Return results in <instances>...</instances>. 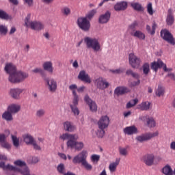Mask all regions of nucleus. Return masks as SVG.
<instances>
[{
    "label": "nucleus",
    "mask_w": 175,
    "mask_h": 175,
    "mask_svg": "<svg viewBox=\"0 0 175 175\" xmlns=\"http://www.w3.org/2000/svg\"><path fill=\"white\" fill-rule=\"evenodd\" d=\"M4 70L10 75L8 80L13 84L21 83V81H24V80L28 77L27 73L23 71H18L16 66L12 63L6 64Z\"/></svg>",
    "instance_id": "obj_1"
},
{
    "label": "nucleus",
    "mask_w": 175,
    "mask_h": 175,
    "mask_svg": "<svg viewBox=\"0 0 175 175\" xmlns=\"http://www.w3.org/2000/svg\"><path fill=\"white\" fill-rule=\"evenodd\" d=\"M59 139L62 140H68L66 142L67 148L75 150V151H81L84 148V142H77L79 135L77 134L64 133L60 135Z\"/></svg>",
    "instance_id": "obj_2"
},
{
    "label": "nucleus",
    "mask_w": 175,
    "mask_h": 175,
    "mask_svg": "<svg viewBox=\"0 0 175 175\" xmlns=\"http://www.w3.org/2000/svg\"><path fill=\"white\" fill-rule=\"evenodd\" d=\"M25 25L27 28H30L33 31H42L44 28V25L41 22L36 21H31V14H28L25 18Z\"/></svg>",
    "instance_id": "obj_3"
},
{
    "label": "nucleus",
    "mask_w": 175,
    "mask_h": 175,
    "mask_svg": "<svg viewBox=\"0 0 175 175\" xmlns=\"http://www.w3.org/2000/svg\"><path fill=\"white\" fill-rule=\"evenodd\" d=\"M84 42L86 44L88 49H92V50L96 52L100 51V44L98 39L85 37L84 38Z\"/></svg>",
    "instance_id": "obj_4"
},
{
    "label": "nucleus",
    "mask_w": 175,
    "mask_h": 175,
    "mask_svg": "<svg viewBox=\"0 0 175 175\" xmlns=\"http://www.w3.org/2000/svg\"><path fill=\"white\" fill-rule=\"evenodd\" d=\"M14 165H16V166H19L20 168L14 167V168L16 170H12L13 172H18L23 175H31L29 173V169H28V167H27V163L25 161L17 160L14 161Z\"/></svg>",
    "instance_id": "obj_5"
},
{
    "label": "nucleus",
    "mask_w": 175,
    "mask_h": 175,
    "mask_svg": "<svg viewBox=\"0 0 175 175\" xmlns=\"http://www.w3.org/2000/svg\"><path fill=\"white\" fill-rule=\"evenodd\" d=\"M77 25L80 29H82L85 32H88L91 28V23L85 17H79L77 19Z\"/></svg>",
    "instance_id": "obj_6"
},
{
    "label": "nucleus",
    "mask_w": 175,
    "mask_h": 175,
    "mask_svg": "<svg viewBox=\"0 0 175 175\" xmlns=\"http://www.w3.org/2000/svg\"><path fill=\"white\" fill-rule=\"evenodd\" d=\"M23 139L26 144H31L34 150H36L37 151H40V150H42V148L40 146H39V144H38L32 135L29 134H25L23 135Z\"/></svg>",
    "instance_id": "obj_7"
},
{
    "label": "nucleus",
    "mask_w": 175,
    "mask_h": 175,
    "mask_svg": "<svg viewBox=\"0 0 175 175\" xmlns=\"http://www.w3.org/2000/svg\"><path fill=\"white\" fill-rule=\"evenodd\" d=\"M129 61L131 67L134 69H139L142 64V59L136 56L134 53H130L129 55Z\"/></svg>",
    "instance_id": "obj_8"
},
{
    "label": "nucleus",
    "mask_w": 175,
    "mask_h": 175,
    "mask_svg": "<svg viewBox=\"0 0 175 175\" xmlns=\"http://www.w3.org/2000/svg\"><path fill=\"white\" fill-rule=\"evenodd\" d=\"M158 135H159V133H158V131H156L154 133H147L137 136L135 137V140H137V142H139V143H143V142H147L148 140H151L152 137H157Z\"/></svg>",
    "instance_id": "obj_9"
},
{
    "label": "nucleus",
    "mask_w": 175,
    "mask_h": 175,
    "mask_svg": "<svg viewBox=\"0 0 175 175\" xmlns=\"http://www.w3.org/2000/svg\"><path fill=\"white\" fill-rule=\"evenodd\" d=\"M161 36L163 40L167 42L170 44H175L174 37H173V34L169 31V30L164 29L161 31Z\"/></svg>",
    "instance_id": "obj_10"
},
{
    "label": "nucleus",
    "mask_w": 175,
    "mask_h": 175,
    "mask_svg": "<svg viewBox=\"0 0 175 175\" xmlns=\"http://www.w3.org/2000/svg\"><path fill=\"white\" fill-rule=\"evenodd\" d=\"M88 157V152H87V150H82L77 155L74 157L72 159V163H74L75 165H77V163H81L82 165L87 159Z\"/></svg>",
    "instance_id": "obj_11"
},
{
    "label": "nucleus",
    "mask_w": 175,
    "mask_h": 175,
    "mask_svg": "<svg viewBox=\"0 0 175 175\" xmlns=\"http://www.w3.org/2000/svg\"><path fill=\"white\" fill-rule=\"evenodd\" d=\"M163 68L164 72H170L172 70V68H167L166 67V64H163V62L161 60L159 59L157 62H154L151 64L150 68L154 70V72H158V69L159 68Z\"/></svg>",
    "instance_id": "obj_12"
},
{
    "label": "nucleus",
    "mask_w": 175,
    "mask_h": 175,
    "mask_svg": "<svg viewBox=\"0 0 175 175\" xmlns=\"http://www.w3.org/2000/svg\"><path fill=\"white\" fill-rule=\"evenodd\" d=\"M110 124V118L107 116H101L97 122L98 129H106Z\"/></svg>",
    "instance_id": "obj_13"
},
{
    "label": "nucleus",
    "mask_w": 175,
    "mask_h": 175,
    "mask_svg": "<svg viewBox=\"0 0 175 175\" xmlns=\"http://www.w3.org/2000/svg\"><path fill=\"white\" fill-rule=\"evenodd\" d=\"M84 100L89 106L90 111H92V113H96V111H98V105H96V103L92 100L89 95L86 94L85 96Z\"/></svg>",
    "instance_id": "obj_14"
},
{
    "label": "nucleus",
    "mask_w": 175,
    "mask_h": 175,
    "mask_svg": "<svg viewBox=\"0 0 175 175\" xmlns=\"http://www.w3.org/2000/svg\"><path fill=\"white\" fill-rule=\"evenodd\" d=\"M79 80H81V81H83V83H86L87 84H91V77H90V75L85 72V70H83L79 72V74L78 75Z\"/></svg>",
    "instance_id": "obj_15"
},
{
    "label": "nucleus",
    "mask_w": 175,
    "mask_h": 175,
    "mask_svg": "<svg viewBox=\"0 0 175 175\" xmlns=\"http://www.w3.org/2000/svg\"><path fill=\"white\" fill-rule=\"evenodd\" d=\"M45 81L48 85V89L50 91V92H55L57 91V88L58 85H57V81L54 79H45Z\"/></svg>",
    "instance_id": "obj_16"
},
{
    "label": "nucleus",
    "mask_w": 175,
    "mask_h": 175,
    "mask_svg": "<svg viewBox=\"0 0 175 175\" xmlns=\"http://www.w3.org/2000/svg\"><path fill=\"white\" fill-rule=\"evenodd\" d=\"M113 9L116 12H124V10L128 9V2L124 1H119L114 5Z\"/></svg>",
    "instance_id": "obj_17"
},
{
    "label": "nucleus",
    "mask_w": 175,
    "mask_h": 175,
    "mask_svg": "<svg viewBox=\"0 0 175 175\" xmlns=\"http://www.w3.org/2000/svg\"><path fill=\"white\" fill-rule=\"evenodd\" d=\"M96 84L99 90H105L109 87V82H107L105 79L102 77H99L96 79Z\"/></svg>",
    "instance_id": "obj_18"
},
{
    "label": "nucleus",
    "mask_w": 175,
    "mask_h": 175,
    "mask_svg": "<svg viewBox=\"0 0 175 175\" xmlns=\"http://www.w3.org/2000/svg\"><path fill=\"white\" fill-rule=\"evenodd\" d=\"M111 16V13H110V11H107L104 14L100 16L98 19L100 24H106L107 23H109Z\"/></svg>",
    "instance_id": "obj_19"
},
{
    "label": "nucleus",
    "mask_w": 175,
    "mask_h": 175,
    "mask_svg": "<svg viewBox=\"0 0 175 175\" xmlns=\"http://www.w3.org/2000/svg\"><path fill=\"white\" fill-rule=\"evenodd\" d=\"M154 154H146L143 157V161L146 166H152L154 165Z\"/></svg>",
    "instance_id": "obj_20"
},
{
    "label": "nucleus",
    "mask_w": 175,
    "mask_h": 175,
    "mask_svg": "<svg viewBox=\"0 0 175 175\" xmlns=\"http://www.w3.org/2000/svg\"><path fill=\"white\" fill-rule=\"evenodd\" d=\"M63 128L66 132H75L76 131V126L69 121H66L63 123Z\"/></svg>",
    "instance_id": "obj_21"
},
{
    "label": "nucleus",
    "mask_w": 175,
    "mask_h": 175,
    "mask_svg": "<svg viewBox=\"0 0 175 175\" xmlns=\"http://www.w3.org/2000/svg\"><path fill=\"white\" fill-rule=\"evenodd\" d=\"M131 90L126 87L124 86H119L117 87L115 89L114 93L116 95H118V96H120V95H124V94H128Z\"/></svg>",
    "instance_id": "obj_22"
},
{
    "label": "nucleus",
    "mask_w": 175,
    "mask_h": 175,
    "mask_svg": "<svg viewBox=\"0 0 175 175\" xmlns=\"http://www.w3.org/2000/svg\"><path fill=\"white\" fill-rule=\"evenodd\" d=\"M123 132L125 135H135L137 133V128L135 126H127L124 129Z\"/></svg>",
    "instance_id": "obj_23"
},
{
    "label": "nucleus",
    "mask_w": 175,
    "mask_h": 175,
    "mask_svg": "<svg viewBox=\"0 0 175 175\" xmlns=\"http://www.w3.org/2000/svg\"><path fill=\"white\" fill-rule=\"evenodd\" d=\"M166 23L167 25H173V24L174 23V16H173V11L170 8L167 11Z\"/></svg>",
    "instance_id": "obj_24"
},
{
    "label": "nucleus",
    "mask_w": 175,
    "mask_h": 175,
    "mask_svg": "<svg viewBox=\"0 0 175 175\" xmlns=\"http://www.w3.org/2000/svg\"><path fill=\"white\" fill-rule=\"evenodd\" d=\"M42 68L44 70L49 72V73H53V72H54V67H53V62H44Z\"/></svg>",
    "instance_id": "obj_25"
},
{
    "label": "nucleus",
    "mask_w": 175,
    "mask_h": 175,
    "mask_svg": "<svg viewBox=\"0 0 175 175\" xmlns=\"http://www.w3.org/2000/svg\"><path fill=\"white\" fill-rule=\"evenodd\" d=\"M21 109V106L16 104H12L8 107V111L12 114L18 113Z\"/></svg>",
    "instance_id": "obj_26"
},
{
    "label": "nucleus",
    "mask_w": 175,
    "mask_h": 175,
    "mask_svg": "<svg viewBox=\"0 0 175 175\" xmlns=\"http://www.w3.org/2000/svg\"><path fill=\"white\" fill-rule=\"evenodd\" d=\"M131 36H134V38H137L139 40H144L146 39V34L139 30H136L134 33H131Z\"/></svg>",
    "instance_id": "obj_27"
},
{
    "label": "nucleus",
    "mask_w": 175,
    "mask_h": 175,
    "mask_svg": "<svg viewBox=\"0 0 175 175\" xmlns=\"http://www.w3.org/2000/svg\"><path fill=\"white\" fill-rule=\"evenodd\" d=\"M23 93V89H12L10 90V95L14 98V99H18L20 98V94Z\"/></svg>",
    "instance_id": "obj_28"
},
{
    "label": "nucleus",
    "mask_w": 175,
    "mask_h": 175,
    "mask_svg": "<svg viewBox=\"0 0 175 175\" xmlns=\"http://www.w3.org/2000/svg\"><path fill=\"white\" fill-rule=\"evenodd\" d=\"M151 106V103L148 101L142 102L141 104L138 105V109L142 110V111H147V110H150V107Z\"/></svg>",
    "instance_id": "obj_29"
},
{
    "label": "nucleus",
    "mask_w": 175,
    "mask_h": 175,
    "mask_svg": "<svg viewBox=\"0 0 175 175\" xmlns=\"http://www.w3.org/2000/svg\"><path fill=\"white\" fill-rule=\"evenodd\" d=\"M120 165V159H116V161L109 164V170L111 173L117 170V166Z\"/></svg>",
    "instance_id": "obj_30"
},
{
    "label": "nucleus",
    "mask_w": 175,
    "mask_h": 175,
    "mask_svg": "<svg viewBox=\"0 0 175 175\" xmlns=\"http://www.w3.org/2000/svg\"><path fill=\"white\" fill-rule=\"evenodd\" d=\"M131 6L137 12H144V8L139 3H131Z\"/></svg>",
    "instance_id": "obj_31"
},
{
    "label": "nucleus",
    "mask_w": 175,
    "mask_h": 175,
    "mask_svg": "<svg viewBox=\"0 0 175 175\" xmlns=\"http://www.w3.org/2000/svg\"><path fill=\"white\" fill-rule=\"evenodd\" d=\"M0 168L3 170H16L17 168H15L14 166L10 165V164L5 165V162H0Z\"/></svg>",
    "instance_id": "obj_32"
},
{
    "label": "nucleus",
    "mask_w": 175,
    "mask_h": 175,
    "mask_svg": "<svg viewBox=\"0 0 175 175\" xmlns=\"http://www.w3.org/2000/svg\"><path fill=\"white\" fill-rule=\"evenodd\" d=\"M162 170L163 174L165 175H173V170L169 165H166L164 167H163Z\"/></svg>",
    "instance_id": "obj_33"
},
{
    "label": "nucleus",
    "mask_w": 175,
    "mask_h": 175,
    "mask_svg": "<svg viewBox=\"0 0 175 175\" xmlns=\"http://www.w3.org/2000/svg\"><path fill=\"white\" fill-rule=\"evenodd\" d=\"M157 29V23H154L152 25V29L151 27L148 25H146V31L148 32V33H150V35H154L155 34V30Z\"/></svg>",
    "instance_id": "obj_34"
},
{
    "label": "nucleus",
    "mask_w": 175,
    "mask_h": 175,
    "mask_svg": "<svg viewBox=\"0 0 175 175\" xmlns=\"http://www.w3.org/2000/svg\"><path fill=\"white\" fill-rule=\"evenodd\" d=\"M2 118L5 120V121H13V116H12V113L8 110L3 113Z\"/></svg>",
    "instance_id": "obj_35"
},
{
    "label": "nucleus",
    "mask_w": 175,
    "mask_h": 175,
    "mask_svg": "<svg viewBox=\"0 0 175 175\" xmlns=\"http://www.w3.org/2000/svg\"><path fill=\"white\" fill-rule=\"evenodd\" d=\"M57 170L59 174L65 175L66 173V169L65 168V165L64 163H60L57 167Z\"/></svg>",
    "instance_id": "obj_36"
},
{
    "label": "nucleus",
    "mask_w": 175,
    "mask_h": 175,
    "mask_svg": "<svg viewBox=\"0 0 175 175\" xmlns=\"http://www.w3.org/2000/svg\"><path fill=\"white\" fill-rule=\"evenodd\" d=\"M61 12L63 16H68L70 15V13H72V10H70V8L68 6H64L61 9Z\"/></svg>",
    "instance_id": "obj_37"
},
{
    "label": "nucleus",
    "mask_w": 175,
    "mask_h": 175,
    "mask_svg": "<svg viewBox=\"0 0 175 175\" xmlns=\"http://www.w3.org/2000/svg\"><path fill=\"white\" fill-rule=\"evenodd\" d=\"M146 124L148 128H154V126H156L157 125V123L155 122V120L154 119V118H148Z\"/></svg>",
    "instance_id": "obj_38"
},
{
    "label": "nucleus",
    "mask_w": 175,
    "mask_h": 175,
    "mask_svg": "<svg viewBox=\"0 0 175 175\" xmlns=\"http://www.w3.org/2000/svg\"><path fill=\"white\" fill-rule=\"evenodd\" d=\"M165 94V88L162 87V85H159L158 88L156 90V95L157 96H163Z\"/></svg>",
    "instance_id": "obj_39"
},
{
    "label": "nucleus",
    "mask_w": 175,
    "mask_h": 175,
    "mask_svg": "<svg viewBox=\"0 0 175 175\" xmlns=\"http://www.w3.org/2000/svg\"><path fill=\"white\" fill-rule=\"evenodd\" d=\"M11 138L14 147H18L20 146V139L17 138V136L13 135V134H12Z\"/></svg>",
    "instance_id": "obj_40"
},
{
    "label": "nucleus",
    "mask_w": 175,
    "mask_h": 175,
    "mask_svg": "<svg viewBox=\"0 0 175 175\" xmlns=\"http://www.w3.org/2000/svg\"><path fill=\"white\" fill-rule=\"evenodd\" d=\"M46 115V110L44 109H40L36 111V116L38 118H42V117H44Z\"/></svg>",
    "instance_id": "obj_41"
},
{
    "label": "nucleus",
    "mask_w": 175,
    "mask_h": 175,
    "mask_svg": "<svg viewBox=\"0 0 175 175\" xmlns=\"http://www.w3.org/2000/svg\"><path fill=\"white\" fill-rule=\"evenodd\" d=\"M0 18L1 20H9L10 16H9V14H8L6 12L3 11V10H0Z\"/></svg>",
    "instance_id": "obj_42"
},
{
    "label": "nucleus",
    "mask_w": 175,
    "mask_h": 175,
    "mask_svg": "<svg viewBox=\"0 0 175 175\" xmlns=\"http://www.w3.org/2000/svg\"><path fill=\"white\" fill-rule=\"evenodd\" d=\"M138 102H139V100L137 98L130 100L126 104V108L127 109H131V107H133V106H135V105H137Z\"/></svg>",
    "instance_id": "obj_43"
},
{
    "label": "nucleus",
    "mask_w": 175,
    "mask_h": 175,
    "mask_svg": "<svg viewBox=\"0 0 175 175\" xmlns=\"http://www.w3.org/2000/svg\"><path fill=\"white\" fill-rule=\"evenodd\" d=\"M96 14V10H92L88 13L85 18H86V20H88L90 21V20L92 19V17H94V16H95Z\"/></svg>",
    "instance_id": "obj_44"
},
{
    "label": "nucleus",
    "mask_w": 175,
    "mask_h": 175,
    "mask_svg": "<svg viewBox=\"0 0 175 175\" xmlns=\"http://www.w3.org/2000/svg\"><path fill=\"white\" fill-rule=\"evenodd\" d=\"M143 72L144 75H147L150 72V64L148 63H145L142 66Z\"/></svg>",
    "instance_id": "obj_45"
},
{
    "label": "nucleus",
    "mask_w": 175,
    "mask_h": 175,
    "mask_svg": "<svg viewBox=\"0 0 175 175\" xmlns=\"http://www.w3.org/2000/svg\"><path fill=\"white\" fill-rule=\"evenodd\" d=\"M70 107L75 116H79V114H80V111H79V108H77V106L70 105Z\"/></svg>",
    "instance_id": "obj_46"
},
{
    "label": "nucleus",
    "mask_w": 175,
    "mask_h": 175,
    "mask_svg": "<svg viewBox=\"0 0 175 175\" xmlns=\"http://www.w3.org/2000/svg\"><path fill=\"white\" fill-rule=\"evenodd\" d=\"M6 33H8V27L0 25V35L5 36Z\"/></svg>",
    "instance_id": "obj_47"
},
{
    "label": "nucleus",
    "mask_w": 175,
    "mask_h": 175,
    "mask_svg": "<svg viewBox=\"0 0 175 175\" xmlns=\"http://www.w3.org/2000/svg\"><path fill=\"white\" fill-rule=\"evenodd\" d=\"M81 165L86 170H92V165L87 161V159Z\"/></svg>",
    "instance_id": "obj_48"
},
{
    "label": "nucleus",
    "mask_w": 175,
    "mask_h": 175,
    "mask_svg": "<svg viewBox=\"0 0 175 175\" xmlns=\"http://www.w3.org/2000/svg\"><path fill=\"white\" fill-rule=\"evenodd\" d=\"M73 95V100H72V106H77V105H79V95H77V94H75L74 92Z\"/></svg>",
    "instance_id": "obj_49"
},
{
    "label": "nucleus",
    "mask_w": 175,
    "mask_h": 175,
    "mask_svg": "<svg viewBox=\"0 0 175 175\" xmlns=\"http://www.w3.org/2000/svg\"><path fill=\"white\" fill-rule=\"evenodd\" d=\"M90 159L92 162H96V163H98V162H99V159H100V156L98 154H92Z\"/></svg>",
    "instance_id": "obj_50"
},
{
    "label": "nucleus",
    "mask_w": 175,
    "mask_h": 175,
    "mask_svg": "<svg viewBox=\"0 0 175 175\" xmlns=\"http://www.w3.org/2000/svg\"><path fill=\"white\" fill-rule=\"evenodd\" d=\"M147 12L150 15L154 14V10H152V3H149L147 5Z\"/></svg>",
    "instance_id": "obj_51"
},
{
    "label": "nucleus",
    "mask_w": 175,
    "mask_h": 175,
    "mask_svg": "<svg viewBox=\"0 0 175 175\" xmlns=\"http://www.w3.org/2000/svg\"><path fill=\"white\" fill-rule=\"evenodd\" d=\"M119 152L120 155H123V157L128 155V150L125 148H119Z\"/></svg>",
    "instance_id": "obj_52"
},
{
    "label": "nucleus",
    "mask_w": 175,
    "mask_h": 175,
    "mask_svg": "<svg viewBox=\"0 0 175 175\" xmlns=\"http://www.w3.org/2000/svg\"><path fill=\"white\" fill-rule=\"evenodd\" d=\"M110 72L113 73V75H121V73H124V69L118 68L116 70H110Z\"/></svg>",
    "instance_id": "obj_53"
},
{
    "label": "nucleus",
    "mask_w": 175,
    "mask_h": 175,
    "mask_svg": "<svg viewBox=\"0 0 175 175\" xmlns=\"http://www.w3.org/2000/svg\"><path fill=\"white\" fill-rule=\"evenodd\" d=\"M105 129H100V130L97 131L96 135L100 139H102V137H103V136H105Z\"/></svg>",
    "instance_id": "obj_54"
},
{
    "label": "nucleus",
    "mask_w": 175,
    "mask_h": 175,
    "mask_svg": "<svg viewBox=\"0 0 175 175\" xmlns=\"http://www.w3.org/2000/svg\"><path fill=\"white\" fill-rule=\"evenodd\" d=\"M69 90H70V91H72V95H75V94H77L76 92V90H77V85L76 84H72L69 86Z\"/></svg>",
    "instance_id": "obj_55"
},
{
    "label": "nucleus",
    "mask_w": 175,
    "mask_h": 175,
    "mask_svg": "<svg viewBox=\"0 0 175 175\" xmlns=\"http://www.w3.org/2000/svg\"><path fill=\"white\" fill-rule=\"evenodd\" d=\"M137 25H138L137 22L134 21L133 23L131 24V25H129V29H131V31H135Z\"/></svg>",
    "instance_id": "obj_56"
},
{
    "label": "nucleus",
    "mask_w": 175,
    "mask_h": 175,
    "mask_svg": "<svg viewBox=\"0 0 175 175\" xmlns=\"http://www.w3.org/2000/svg\"><path fill=\"white\" fill-rule=\"evenodd\" d=\"M1 146L3 147V148H7V150H9V148H10V144H9V143L6 142L5 141H4V142H1Z\"/></svg>",
    "instance_id": "obj_57"
},
{
    "label": "nucleus",
    "mask_w": 175,
    "mask_h": 175,
    "mask_svg": "<svg viewBox=\"0 0 175 175\" xmlns=\"http://www.w3.org/2000/svg\"><path fill=\"white\" fill-rule=\"evenodd\" d=\"M33 73H40V75H43V70L40 68H34L33 70Z\"/></svg>",
    "instance_id": "obj_58"
},
{
    "label": "nucleus",
    "mask_w": 175,
    "mask_h": 175,
    "mask_svg": "<svg viewBox=\"0 0 175 175\" xmlns=\"http://www.w3.org/2000/svg\"><path fill=\"white\" fill-rule=\"evenodd\" d=\"M150 117H148V116H139V120H140V121H143V122H144L145 121H148V118Z\"/></svg>",
    "instance_id": "obj_59"
},
{
    "label": "nucleus",
    "mask_w": 175,
    "mask_h": 175,
    "mask_svg": "<svg viewBox=\"0 0 175 175\" xmlns=\"http://www.w3.org/2000/svg\"><path fill=\"white\" fill-rule=\"evenodd\" d=\"M6 139V135L4 134H0V144L3 143Z\"/></svg>",
    "instance_id": "obj_60"
},
{
    "label": "nucleus",
    "mask_w": 175,
    "mask_h": 175,
    "mask_svg": "<svg viewBox=\"0 0 175 175\" xmlns=\"http://www.w3.org/2000/svg\"><path fill=\"white\" fill-rule=\"evenodd\" d=\"M24 1L28 6H32L33 5V0H24Z\"/></svg>",
    "instance_id": "obj_61"
},
{
    "label": "nucleus",
    "mask_w": 175,
    "mask_h": 175,
    "mask_svg": "<svg viewBox=\"0 0 175 175\" xmlns=\"http://www.w3.org/2000/svg\"><path fill=\"white\" fill-rule=\"evenodd\" d=\"M39 162V158L36 157H33L31 159V163H38Z\"/></svg>",
    "instance_id": "obj_62"
},
{
    "label": "nucleus",
    "mask_w": 175,
    "mask_h": 175,
    "mask_svg": "<svg viewBox=\"0 0 175 175\" xmlns=\"http://www.w3.org/2000/svg\"><path fill=\"white\" fill-rule=\"evenodd\" d=\"M167 77H170L171 80H175V75L174 73H169L167 75Z\"/></svg>",
    "instance_id": "obj_63"
},
{
    "label": "nucleus",
    "mask_w": 175,
    "mask_h": 175,
    "mask_svg": "<svg viewBox=\"0 0 175 175\" xmlns=\"http://www.w3.org/2000/svg\"><path fill=\"white\" fill-rule=\"evenodd\" d=\"M171 150H175V142H172L170 144Z\"/></svg>",
    "instance_id": "obj_64"
}]
</instances>
